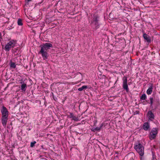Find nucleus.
<instances>
[{
    "mask_svg": "<svg viewBox=\"0 0 160 160\" xmlns=\"http://www.w3.org/2000/svg\"><path fill=\"white\" fill-rule=\"evenodd\" d=\"M91 26H92L93 25H95V28L97 29L99 27V25L98 24V22H94L91 23Z\"/></svg>",
    "mask_w": 160,
    "mask_h": 160,
    "instance_id": "2eb2a0df",
    "label": "nucleus"
},
{
    "mask_svg": "<svg viewBox=\"0 0 160 160\" xmlns=\"http://www.w3.org/2000/svg\"><path fill=\"white\" fill-rule=\"evenodd\" d=\"M158 133L157 130L156 128H153L150 132L149 138L150 139H155Z\"/></svg>",
    "mask_w": 160,
    "mask_h": 160,
    "instance_id": "20e7f679",
    "label": "nucleus"
},
{
    "mask_svg": "<svg viewBox=\"0 0 160 160\" xmlns=\"http://www.w3.org/2000/svg\"><path fill=\"white\" fill-rule=\"evenodd\" d=\"M152 160H157L156 156L155 155L154 153L153 152H152Z\"/></svg>",
    "mask_w": 160,
    "mask_h": 160,
    "instance_id": "412c9836",
    "label": "nucleus"
},
{
    "mask_svg": "<svg viewBox=\"0 0 160 160\" xmlns=\"http://www.w3.org/2000/svg\"><path fill=\"white\" fill-rule=\"evenodd\" d=\"M99 17L97 15H94L92 17V19L91 23L98 21Z\"/></svg>",
    "mask_w": 160,
    "mask_h": 160,
    "instance_id": "9b49d317",
    "label": "nucleus"
},
{
    "mask_svg": "<svg viewBox=\"0 0 160 160\" xmlns=\"http://www.w3.org/2000/svg\"><path fill=\"white\" fill-rule=\"evenodd\" d=\"M123 84L122 87L127 92H129V90L128 87V85L127 84V77L124 76L122 79Z\"/></svg>",
    "mask_w": 160,
    "mask_h": 160,
    "instance_id": "39448f33",
    "label": "nucleus"
},
{
    "mask_svg": "<svg viewBox=\"0 0 160 160\" xmlns=\"http://www.w3.org/2000/svg\"><path fill=\"white\" fill-rule=\"evenodd\" d=\"M134 148L141 156H142L144 154V148L143 145L140 143H138L134 146Z\"/></svg>",
    "mask_w": 160,
    "mask_h": 160,
    "instance_id": "7ed1b4c3",
    "label": "nucleus"
},
{
    "mask_svg": "<svg viewBox=\"0 0 160 160\" xmlns=\"http://www.w3.org/2000/svg\"><path fill=\"white\" fill-rule=\"evenodd\" d=\"M69 115H68V117L72 118V119L75 121L77 122L79 121V118L78 117L75 116L73 114L72 112H69Z\"/></svg>",
    "mask_w": 160,
    "mask_h": 160,
    "instance_id": "6e6552de",
    "label": "nucleus"
},
{
    "mask_svg": "<svg viewBox=\"0 0 160 160\" xmlns=\"http://www.w3.org/2000/svg\"><path fill=\"white\" fill-rule=\"evenodd\" d=\"M8 117H2L1 120L2 125L4 127L6 126Z\"/></svg>",
    "mask_w": 160,
    "mask_h": 160,
    "instance_id": "0eeeda50",
    "label": "nucleus"
},
{
    "mask_svg": "<svg viewBox=\"0 0 160 160\" xmlns=\"http://www.w3.org/2000/svg\"><path fill=\"white\" fill-rule=\"evenodd\" d=\"M10 67L13 68H15L16 67L15 63L14 62H11L10 65Z\"/></svg>",
    "mask_w": 160,
    "mask_h": 160,
    "instance_id": "a211bd4d",
    "label": "nucleus"
},
{
    "mask_svg": "<svg viewBox=\"0 0 160 160\" xmlns=\"http://www.w3.org/2000/svg\"><path fill=\"white\" fill-rule=\"evenodd\" d=\"M143 37L144 39L146 40L147 42L149 43L151 42V40L150 37L146 33H144L143 34Z\"/></svg>",
    "mask_w": 160,
    "mask_h": 160,
    "instance_id": "9d476101",
    "label": "nucleus"
},
{
    "mask_svg": "<svg viewBox=\"0 0 160 160\" xmlns=\"http://www.w3.org/2000/svg\"><path fill=\"white\" fill-rule=\"evenodd\" d=\"M103 126V124L102 123L100 127H97L94 128L93 130H92V131L95 132V131H100L102 128V126Z\"/></svg>",
    "mask_w": 160,
    "mask_h": 160,
    "instance_id": "4468645a",
    "label": "nucleus"
},
{
    "mask_svg": "<svg viewBox=\"0 0 160 160\" xmlns=\"http://www.w3.org/2000/svg\"><path fill=\"white\" fill-rule=\"evenodd\" d=\"M142 103H143V104H145L144 102H142Z\"/></svg>",
    "mask_w": 160,
    "mask_h": 160,
    "instance_id": "393cba45",
    "label": "nucleus"
},
{
    "mask_svg": "<svg viewBox=\"0 0 160 160\" xmlns=\"http://www.w3.org/2000/svg\"><path fill=\"white\" fill-rule=\"evenodd\" d=\"M18 25L22 26L23 24L22 23V20L20 19H19L18 21Z\"/></svg>",
    "mask_w": 160,
    "mask_h": 160,
    "instance_id": "6ab92c4d",
    "label": "nucleus"
},
{
    "mask_svg": "<svg viewBox=\"0 0 160 160\" xmlns=\"http://www.w3.org/2000/svg\"><path fill=\"white\" fill-rule=\"evenodd\" d=\"M41 48L39 53L42 55L44 59H47L48 58L47 51L52 47V45L49 43L43 44L40 46Z\"/></svg>",
    "mask_w": 160,
    "mask_h": 160,
    "instance_id": "f257e3e1",
    "label": "nucleus"
},
{
    "mask_svg": "<svg viewBox=\"0 0 160 160\" xmlns=\"http://www.w3.org/2000/svg\"><path fill=\"white\" fill-rule=\"evenodd\" d=\"M27 88L26 84L23 83L22 84L21 86V89L23 91H25Z\"/></svg>",
    "mask_w": 160,
    "mask_h": 160,
    "instance_id": "dca6fc26",
    "label": "nucleus"
},
{
    "mask_svg": "<svg viewBox=\"0 0 160 160\" xmlns=\"http://www.w3.org/2000/svg\"><path fill=\"white\" fill-rule=\"evenodd\" d=\"M36 143V141H34L33 142H32L31 143L30 146L31 147H33L35 145V144Z\"/></svg>",
    "mask_w": 160,
    "mask_h": 160,
    "instance_id": "5701e85b",
    "label": "nucleus"
},
{
    "mask_svg": "<svg viewBox=\"0 0 160 160\" xmlns=\"http://www.w3.org/2000/svg\"><path fill=\"white\" fill-rule=\"evenodd\" d=\"M153 99L151 97L150 98V103L151 104V105L152 106V104L153 103Z\"/></svg>",
    "mask_w": 160,
    "mask_h": 160,
    "instance_id": "4be33fe9",
    "label": "nucleus"
},
{
    "mask_svg": "<svg viewBox=\"0 0 160 160\" xmlns=\"http://www.w3.org/2000/svg\"><path fill=\"white\" fill-rule=\"evenodd\" d=\"M27 0L28 1V2H30V1H31V0Z\"/></svg>",
    "mask_w": 160,
    "mask_h": 160,
    "instance_id": "b1692460",
    "label": "nucleus"
},
{
    "mask_svg": "<svg viewBox=\"0 0 160 160\" xmlns=\"http://www.w3.org/2000/svg\"><path fill=\"white\" fill-rule=\"evenodd\" d=\"M152 89L153 86L152 85H151L147 90V93L148 95L151 94L152 92Z\"/></svg>",
    "mask_w": 160,
    "mask_h": 160,
    "instance_id": "ddd939ff",
    "label": "nucleus"
},
{
    "mask_svg": "<svg viewBox=\"0 0 160 160\" xmlns=\"http://www.w3.org/2000/svg\"><path fill=\"white\" fill-rule=\"evenodd\" d=\"M148 118L150 120L152 121L154 119V116L151 111H149L148 113Z\"/></svg>",
    "mask_w": 160,
    "mask_h": 160,
    "instance_id": "1a4fd4ad",
    "label": "nucleus"
},
{
    "mask_svg": "<svg viewBox=\"0 0 160 160\" xmlns=\"http://www.w3.org/2000/svg\"><path fill=\"white\" fill-rule=\"evenodd\" d=\"M2 113V117H8L9 112L6 108L3 106L1 110Z\"/></svg>",
    "mask_w": 160,
    "mask_h": 160,
    "instance_id": "423d86ee",
    "label": "nucleus"
},
{
    "mask_svg": "<svg viewBox=\"0 0 160 160\" xmlns=\"http://www.w3.org/2000/svg\"><path fill=\"white\" fill-rule=\"evenodd\" d=\"M149 128V125L148 122H145L144 123L143 125V128L146 131Z\"/></svg>",
    "mask_w": 160,
    "mask_h": 160,
    "instance_id": "f8f14e48",
    "label": "nucleus"
},
{
    "mask_svg": "<svg viewBox=\"0 0 160 160\" xmlns=\"http://www.w3.org/2000/svg\"><path fill=\"white\" fill-rule=\"evenodd\" d=\"M146 96L145 95V94H143L142 96L140 97V99L142 100H145L146 99Z\"/></svg>",
    "mask_w": 160,
    "mask_h": 160,
    "instance_id": "aec40b11",
    "label": "nucleus"
},
{
    "mask_svg": "<svg viewBox=\"0 0 160 160\" xmlns=\"http://www.w3.org/2000/svg\"><path fill=\"white\" fill-rule=\"evenodd\" d=\"M88 88V87L87 86H83L81 88H78V90L79 91H82L84 89H86Z\"/></svg>",
    "mask_w": 160,
    "mask_h": 160,
    "instance_id": "f3484780",
    "label": "nucleus"
},
{
    "mask_svg": "<svg viewBox=\"0 0 160 160\" xmlns=\"http://www.w3.org/2000/svg\"><path fill=\"white\" fill-rule=\"evenodd\" d=\"M17 43L16 40H12L6 44L5 46L4 49L6 52H9L11 48H13Z\"/></svg>",
    "mask_w": 160,
    "mask_h": 160,
    "instance_id": "f03ea898",
    "label": "nucleus"
}]
</instances>
